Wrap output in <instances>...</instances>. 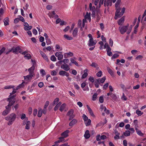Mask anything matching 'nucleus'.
I'll list each match as a JSON object with an SVG mask.
<instances>
[{"instance_id": "nucleus-1", "label": "nucleus", "mask_w": 146, "mask_h": 146, "mask_svg": "<svg viewBox=\"0 0 146 146\" xmlns=\"http://www.w3.org/2000/svg\"><path fill=\"white\" fill-rule=\"evenodd\" d=\"M121 0H117L115 4V6L116 11L115 13V17L114 19H117L118 18H120L123 15L125 10V9L124 7L122 8L121 11L120 12L121 9L120 7V3L121 2Z\"/></svg>"}, {"instance_id": "nucleus-2", "label": "nucleus", "mask_w": 146, "mask_h": 146, "mask_svg": "<svg viewBox=\"0 0 146 146\" xmlns=\"http://www.w3.org/2000/svg\"><path fill=\"white\" fill-rule=\"evenodd\" d=\"M16 117V115L15 113H12L6 117L5 119L6 120L9 121L8 124L10 125L12 124L13 122L15 120Z\"/></svg>"}, {"instance_id": "nucleus-3", "label": "nucleus", "mask_w": 146, "mask_h": 146, "mask_svg": "<svg viewBox=\"0 0 146 146\" xmlns=\"http://www.w3.org/2000/svg\"><path fill=\"white\" fill-rule=\"evenodd\" d=\"M129 24H127L126 26H120L119 28V30L121 34H123L126 32L128 29Z\"/></svg>"}, {"instance_id": "nucleus-4", "label": "nucleus", "mask_w": 146, "mask_h": 146, "mask_svg": "<svg viewBox=\"0 0 146 146\" xmlns=\"http://www.w3.org/2000/svg\"><path fill=\"white\" fill-rule=\"evenodd\" d=\"M55 55L57 57L58 60H60L62 59L63 57V56L62 54V52H56L55 54Z\"/></svg>"}, {"instance_id": "nucleus-5", "label": "nucleus", "mask_w": 146, "mask_h": 146, "mask_svg": "<svg viewBox=\"0 0 146 146\" xmlns=\"http://www.w3.org/2000/svg\"><path fill=\"white\" fill-rule=\"evenodd\" d=\"M73 112L74 111L73 110H71L69 111L67 113V115L70 117V118L69 119V120H71L74 117V115L73 114Z\"/></svg>"}, {"instance_id": "nucleus-6", "label": "nucleus", "mask_w": 146, "mask_h": 146, "mask_svg": "<svg viewBox=\"0 0 146 146\" xmlns=\"http://www.w3.org/2000/svg\"><path fill=\"white\" fill-rule=\"evenodd\" d=\"M96 43V40H94V39H90L88 45L89 46H94Z\"/></svg>"}, {"instance_id": "nucleus-7", "label": "nucleus", "mask_w": 146, "mask_h": 146, "mask_svg": "<svg viewBox=\"0 0 146 146\" xmlns=\"http://www.w3.org/2000/svg\"><path fill=\"white\" fill-rule=\"evenodd\" d=\"M61 68L65 71H68L70 69L69 65L66 63L62 65Z\"/></svg>"}, {"instance_id": "nucleus-8", "label": "nucleus", "mask_w": 146, "mask_h": 146, "mask_svg": "<svg viewBox=\"0 0 146 146\" xmlns=\"http://www.w3.org/2000/svg\"><path fill=\"white\" fill-rule=\"evenodd\" d=\"M13 52L17 54V52H19L20 53H21L22 52V49L20 48L19 46H17L15 48L13 47Z\"/></svg>"}, {"instance_id": "nucleus-9", "label": "nucleus", "mask_w": 146, "mask_h": 146, "mask_svg": "<svg viewBox=\"0 0 146 146\" xmlns=\"http://www.w3.org/2000/svg\"><path fill=\"white\" fill-rule=\"evenodd\" d=\"M104 5L105 7L111 6L112 5V0H105Z\"/></svg>"}, {"instance_id": "nucleus-10", "label": "nucleus", "mask_w": 146, "mask_h": 146, "mask_svg": "<svg viewBox=\"0 0 146 146\" xmlns=\"http://www.w3.org/2000/svg\"><path fill=\"white\" fill-rule=\"evenodd\" d=\"M114 133L115 135L114 137V139L115 140L119 139L120 138L119 136L120 133L118 132L117 130L115 129L114 130Z\"/></svg>"}, {"instance_id": "nucleus-11", "label": "nucleus", "mask_w": 146, "mask_h": 146, "mask_svg": "<svg viewBox=\"0 0 146 146\" xmlns=\"http://www.w3.org/2000/svg\"><path fill=\"white\" fill-rule=\"evenodd\" d=\"M59 74L60 76H64L65 75L67 77L69 76V74L67 73L66 71L63 70H61L59 72Z\"/></svg>"}, {"instance_id": "nucleus-12", "label": "nucleus", "mask_w": 146, "mask_h": 146, "mask_svg": "<svg viewBox=\"0 0 146 146\" xmlns=\"http://www.w3.org/2000/svg\"><path fill=\"white\" fill-rule=\"evenodd\" d=\"M67 140H65L64 138L63 137H61L59 138V140L55 142V144H57L58 143H60L61 142H64L67 141Z\"/></svg>"}, {"instance_id": "nucleus-13", "label": "nucleus", "mask_w": 146, "mask_h": 146, "mask_svg": "<svg viewBox=\"0 0 146 146\" xmlns=\"http://www.w3.org/2000/svg\"><path fill=\"white\" fill-rule=\"evenodd\" d=\"M33 75L32 74H29V75L26 76H24V79L27 81L31 80L33 76Z\"/></svg>"}, {"instance_id": "nucleus-14", "label": "nucleus", "mask_w": 146, "mask_h": 146, "mask_svg": "<svg viewBox=\"0 0 146 146\" xmlns=\"http://www.w3.org/2000/svg\"><path fill=\"white\" fill-rule=\"evenodd\" d=\"M40 53L41 56L42 57L45 59L46 61H48L49 60L46 56V54L43 52L42 51H40Z\"/></svg>"}, {"instance_id": "nucleus-15", "label": "nucleus", "mask_w": 146, "mask_h": 146, "mask_svg": "<svg viewBox=\"0 0 146 146\" xmlns=\"http://www.w3.org/2000/svg\"><path fill=\"white\" fill-rule=\"evenodd\" d=\"M90 10L92 12V17H95L96 12L95 7L93 6L91 8H90Z\"/></svg>"}, {"instance_id": "nucleus-16", "label": "nucleus", "mask_w": 146, "mask_h": 146, "mask_svg": "<svg viewBox=\"0 0 146 146\" xmlns=\"http://www.w3.org/2000/svg\"><path fill=\"white\" fill-rule=\"evenodd\" d=\"M70 131L68 130H66L62 133L61 135L64 138H66L68 136V134L69 132Z\"/></svg>"}, {"instance_id": "nucleus-17", "label": "nucleus", "mask_w": 146, "mask_h": 146, "mask_svg": "<svg viewBox=\"0 0 146 146\" xmlns=\"http://www.w3.org/2000/svg\"><path fill=\"white\" fill-rule=\"evenodd\" d=\"M35 68V67L33 65L29 69L28 71L29 72V74H32V75H34V70Z\"/></svg>"}, {"instance_id": "nucleus-18", "label": "nucleus", "mask_w": 146, "mask_h": 146, "mask_svg": "<svg viewBox=\"0 0 146 146\" xmlns=\"http://www.w3.org/2000/svg\"><path fill=\"white\" fill-rule=\"evenodd\" d=\"M86 107L88 109V110L91 116L93 117H94L95 115H94L93 112L91 109L90 108L89 106L88 105H86Z\"/></svg>"}, {"instance_id": "nucleus-19", "label": "nucleus", "mask_w": 146, "mask_h": 146, "mask_svg": "<svg viewBox=\"0 0 146 146\" xmlns=\"http://www.w3.org/2000/svg\"><path fill=\"white\" fill-rule=\"evenodd\" d=\"M7 100L9 102L8 105L10 106H11L15 102L14 100H11V98H8Z\"/></svg>"}, {"instance_id": "nucleus-20", "label": "nucleus", "mask_w": 146, "mask_h": 146, "mask_svg": "<svg viewBox=\"0 0 146 146\" xmlns=\"http://www.w3.org/2000/svg\"><path fill=\"white\" fill-rule=\"evenodd\" d=\"M89 131L87 130L86 131L84 135V136L86 139H88L90 137V135L89 133Z\"/></svg>"}, {"instance_id": "nucleus-21", "label": "nucleus", "mask_w": 146, "mask_h": 146, "mask_svg": "<svg viewBox=\"0 0 146 146\" xmlns=\"http://www.w3.org/2000/svg\"><path fill=\"white\" fill-rule=\"evenodd\" d=\"M124 21V17H123L118 21V23L119 25H121Z\"/></svg>"}, {"instance_id": "nucleus-22", "label": "nucleus", "mask_w": 146, "mask_h": 146, "mask_svg": "<svg viewBox=\"0 0 146 146\" xmlns=\"http://www.w3.org/2000/svg\"><path fill=\"white\" fill-rule=\"evenodd\" d=\"M77 121L75 119H73L69 123V125L70 126H72L74 125L77 123Z\"/></svg>"}, {"instance_id": "nucleus-23", "label": "nucleus", "mask_w": 146, "mask_h": 146, "mask_svg": "<svg viewBox=\"0 0 146 146\" xmlns=\"http://www.w3.org/2000/svg\"><path fill=\"white\" fill-rule=\"evenodd\" d=\"M78 32V29L77 28H75L72 34L74 37H75L76 36Z\"/></svg>"}, {"instance_id": "nucleus-24", "label": "nucleus", "mask_w": 146, "mask_h": 146, "mask_svg": "<svg viewBox=\"0 0 146 146\" xmlns=\"http://www.w3.org/2000/svg\"><path fill=\"white\" fill-rule=\"evenodd\" d=\"M87 71L88 70L87 69H85L84 70V73L82 75V79L85 78L88 76V73H87Z\"/></svg>"}, {"instance_id": "nucleus-25", "label": "nucleus", "mask_w": 146, "mask_h": 146, "mask_svg": "<svg viewBox=\"0 0 146 146\" xmlns=\"http://www.w3.org/2000/svg\"><path fill=\"white\" fill-rule=\"evenodd\" d=\"M9 18L8 17H6L4 19V25L5 26H7L9 25Z\"/></svg>"}, {"instance_id": "nucleus-26", "label": "nucleus", "mask_w": 146, "mask_h": 146, "mask_svg": "<svg viewBox=\"0 0 146 146\" xmlns=\"http://www.w3.org/2000/svg\"><path fill=\"white\" fill-rule=\"evenodd\" d=\"M64 37L66 39L68 40H70L73 39V38L72 37L70 36L69 35L66 34L64 35Z\"/></svg>"}, {"instance_id": "nucleus-27", "label": "nucleus", "mask_w": 146, "mask_h": 146, "mask_svg": "<svg viewBox=\"0 0 146 146\" xmlns=\"http://www.w3.org/2000/svg\"><path fill=\"white\" fill-rule=\"evenodd\" d=\"M110 97L113 100L115 101H116L117 100V96L115 94H113L112 93H111Z\"/></svg>"}, {"instance_id": "nucleus-28", "label": "nucleus", "mask_w": 146, "mask_h": 146, "mask_svg": "<svg viewBox=\"0 0 146 146\" xmlns=\"http://www.w3.org/2000/svg\"><path fill=\"white\" fill-rule=\"evenodd\" d=\"M10 111V110H6L3 111L2 115L4 116L6 115L9 113Z\"/></svg>"}, {"instance_id": "nucleus-29", "label": "nucleus", "mask_w": 146, "mask_h": 146, "mask_svg": "<svg viewBox=\"0 0 146 146\" xmlns=\"http://www.w3.org/2000/svg\"><path fill=\"white\" fill-rule=\"evenodd\" d=\"M123 135L127 137L130 135V132L129 130H126L123 133Z\"/></svg>"}, {"instance_id": "nucleus-30", "label": "nucleus", "mask_w": 146, "mask_h": 146, "mask_svg": "<svg viewBox=\"0 0 146 146\" xmlns=\"http://www.w3.org/2000/svg\"><path fill=\"white\" fill-rule=\"evenodd\" d=\"M84 17L85 19L90 20V13H89L88 12H87L86 15Z\"/></svg>"}, {"instance_id": "nucleus-31", "label": "nucleus", "mask_w": 146, "mask_h": 146, "mask_svg": "<svg viewBox=\"0 0 146 146\" xmlns=\"http://www.w3.org/2000/svg\"><path fill=\"white\" fill-rule=\"evenodd\" d=\"M66 105L65 104H63L60 106L59 110L61 111H62L65 108Z\"/></svg>"}, {"instance_id": "nucleus-32", "label": "nucleus", "mask_w": 146, "mask_h": 146, "mask_svg": "<svg viewBox=\"0 0 146 146\" xmlns=\"http://www.w3.org/2000/svg\"><path fill=\"white\" fill-rule=\"evenodd\" d=\"M70 60L72 63L74 64L76 66H78V64L77 62L75 60L71 58L70 59Z\"/></svg>"}, {"instance_id": "nucleus-33", "label": "nucleus", "mask_w": 146, "mask_h": 146, "mask_svg": "<svg viewBox=\"0 0 146 146\" xmlns=\"http://www.w3.org/2000/svg\"><path fill=\"white\" fill-rule=\"evenodd\" d=\"M42 110L41 109H40L38 111V117H41L42 116Z\"/></svg>"}, {"instance_id": "nucleus-34", "label": "nucleus", "mask_w": 146, "mask_h": 146, "mask_svg": "<svg viewBox=\"0 0 146 146\" xmlns=\"http://www.w3.org/2000/svg\"><path fill=\"white\" fill-rule=\"evenodd\" d=\"M107 70L111 76L113 75V72L112 70L110 68H107Z\"/></svg>"}, {"instance_id": "nucleus-35", "label": "nucleus", "mask_w": 146, "mask_h": 146, "mask_svg": "<svg viewBox=\"0 0 146 146\" xmlns=\"http://www.w3.org/2000/svg\"><path fill=\"white\" fill-rule=\"evenodd\" d=\"M40 72L42 74V76H43L46 74L45 71L43 69H41L40 70Z\"/></svg>"}, {"instance_id": "nucleus-36", "label": "nucleus", "mask_w": 146, "mask_h": 146, "mask_svg": "<svg viewBox=\"0 0 146 146\" xmlns=\"http://www.w3.org/2000/svg\"><path fill=\"white\" fill-rule=\"evenodd\" d=\"M56 49H57L58 50L61 51L62 50V49L61 47L58 44H56L55 46Z\"/></svg>"}, {"instance_id": "nucleus-37", "label": "nucleus", "mask_w": 146, "mask_h": 146, "mask_svg": "<svg viewBox=\"0 0 146 146\" xmlns=\"http://www.w3.org/2000/svg\"><path fill=\"white\" fill-rule=\"evenodd\" d=\"M136 113L139 116H141L143 113V112H141L139 110H137L136 111Z\"/></svg>"}, {"instance_id": "nucleus-38", "label": "nucleus", "mask_w": 146, "mask_h": 146, "mask_svg": "<svg viewBox=\"0 0 146 146\" xmlns=\"http://www.w3.org/2000/svg\"><path fill=\"white\" fill-rule=\"evenodd\" d=\"M84 122L86 125L87 126L89 125L91 123V120L90 119H88V120L87 121Z\"/></svg>"}, {"instance_id": "nucleus-39", "label": "nucleus", "mask_w": 146, "mask_h": 146, "mask_svg": "<svg viewBox=\"0 0 146 146\" xmlns=\"http://www.w3.org/2000/svg\"><path fill=\"white\" fill-rule=\"evenodd\" d=\"M51 60L54 62L56 61V58L54 55L51 56L50 57Z\"/></svg>"}, {"instance_id": "nucleus-40", "label": "nucleus", "mask_w": 146, "mask_h": 146, "mask_svg": "<svg viewBox=\"0 0 146 146\" xmlns=\"http://www.w3.org/2000/svg\"><path fill=\"white\" fill-rule=\"evenodd\" d=\"M23 82L22 84H19L18 86L16 89H15V90H17L18 89L21 88V87H22L24 86V85L23 84Z\"/></svg>"}, {"instance_id": "nucleus-41", "label": "nucleus", "mask_w": 146, "mask_h": 146, "mask_svg": "<svg viewBox=\"0 0 146 146\" xmlns=\"http://www.w3.org/2000/svg\"><path fill=\"white\" fill-rule=\"evenodd\" d=\"M32 28V27L31 26H29V25L27 27H24V29L25 30H30Z\"/></svg>"}, {"instance_id": "nucleus-42", "label": "nucleus", "mask_w": 146, "mask_h": 146, "mask_svg": "<svg viewBox=\"0 0 146 146\" xmlns=\"http://www.w3.org/2000/svg\"><path fill=\"white\" fill-rule=\"evenodd\" d=\"M14 87V86L12 85H9V86H7L5 87L4 88L5 89H9L11 88H13Z\"/></svg>"}, {"instance_id": "nucleus-43", "label": "nucleus", "mask_w": 146, "mask_h": 146, "mask_svg": "<svg viewBox=\"0 0 146 146\" xmlns=\"http://www.w3.org/2000/svg\"><path fill=\"white\" fill-rule=\"evenodd\" d=\"M82 117L84 121H87L88 119V117L84 114L83 115Z\"/></svg>"}, {"instance_id": "nucleus-44", "label": "nucleus", "mask_w": 146, "mask_h": 146, "mask_svg": "<svg viewBox=\"0 0 146 146\" xmlns=\"http://www.w3.org/2000/svg\"><path fill=\"white\" fill-rule=\"evenodd\" d=\"M59 101V99L58 98H56L54 100L53 103V105H54L56 104Z\"/></svg>"}, {"instance_id": "nucleus-45", "label": "nucleus", "mask_w": 146, "mask_h": 146, "mask_svg": "<svg viewBox=\"0 0 146 146\" xmlns=\"http://www.w3.org/2000/svg\"><path fill=\"white\" fill-rule=\"evenodd\" d=\"M97 96V93H95L92 96V100L93 101H95L96 100Z\"/></svg>"}, {"instance_id": "nucleus-46", "label": "nucleus", "mask_w": 146, "mask_h": 146, "mask_svg": "<svg viewBox=\"0 0 146 146\" xmlns=\"http://www.w3.org/2000/svg\"><path fill=\"white\" fill-rule=\"evenodd\" d=\"M25 58H26L28 59H29L31 58V56L30 54H27L24 56Z\"/></svg>"}, {"instance_id": "nucleus-47", "label": "nucleus", "mask_w": 146, "mask_h": 146, "mask_svg": "<svg viewBox=\"0 0 146 146\" xmlns=\"http://www.w3.org/2000/svg\"><path fill=\"white\" fill-rule=\"evenodd\" d=\"M102 73V71H99L98 73H97L96 74V75L98 77H100L101 76Z\"/></svg>"}, {"instance_id": "nucleus-48", "label": "nucleus", "mask_w": 146, "mask_h": 146, "mask_svg": "<svg viewBox=\"0 0 146 146\" xmlns=\"http://www.w3.org/2000/svg\"><path fill=\"white\" fill-rule=\"evenodd\" d=\"M44 36L45 37L46 40L49 41L50 40V39L48 38V36L46 33H45Z\"/></svg>"}, {"instance_id": "nucleus-49", "label": "nucleus", "mask_w": 146, "mask_h": 146, "mask_svg": "<svg viewBox=\"0 0 146 146\" xmlns=\"http://www.w3.org/2000/svg\"><path fill=\"white\" fill-rule=\"evenodd\" d=\"M99 101L100 103H102L104 102V99L103 96H101L99 98Z\"/></svg>"}, {"instance_id": "nucleus-50", "label": "nucleus", "mask_w": 146, "mask_h": 146, "mask_svg": "<svg viewBox=\"0 0 146 146\" xmlns=\"http://www.w3.org/2000/svg\"><path fill=\"white\" fill-rule=\"evenodd\" d=\"M137 133L139 135L142 136L143 135V134L140 130H138V131H137Z\"/></svg>"}, {"instance_id": "nucleus-51", "label": "nucleus", "mask_w": 146, "mask_h": 146, "mask_svg": "<svg viewBox=\"0 0 146 146\" xmlns=\"http://www.w3.org/2000/svg\"><path fill=\"white\" fill-rule=\"evenodd\" d=\"M5 48L4 47H3L0 50V55L5 50Z\"/></svg>"}, {"instance_id": "nucleus-52", "label": "nucleus", "mask_w": 146, "mask_h": 146, "mask_svg": "<svg viewBox=\"0 0 146 146\" xmlns=\"http://www.w3.org/2000/svg\"><path fill=\"white\" fill-rule=\"evenodd\" d=\"M97 141H99L101 140V137L100 135H98L96 137Z\"/></svg>"}, {"instance_id": "nucleus-53", "label": "nucleus", "mask_w": 146, "mask_h": 146, "mask_svg": "<svg viewBox=\"0 0 146 146\" xmlns=\"http://www.w3.org/2000/svg\"><path fill=\"white\" fill-rule=\"evenodd\" d=\"M106 79V77L104 76L102 78H101L100 82L102 83H103L105 82Z\"/></svg>"}, {"instance_id": "nucleus-54", "label": "nucleus", "mask_w": 146, "mask_h": 146, "mask_svg": "<svg viewBox=\"0 0 146 146\" xmlns=\"http://www.w3.org/2000/svg\"><path fill=\"white\" fill-rule=\"evenodd\" d=\"M44 86V83L42 82H40L38 84V86L40 88H42Z\"/></svg>"}, {"instance_id": "nucleus-55", "label": "nucleus", "mask_w": 146, "mask_h": 146, "mask_svg": "<svg viewBox=\"0 0 146 146\" xmlns=\"http://www.w3.org/2000/svg\"><path fill=\"white\" fill-rule=\"evenodd\" d=\"M119 56V55L117 54H115L112 56V59H115L117 58Z\"/></svg>"}, {"instance_id": "nucleus-56", "label": "nucleus", "mask_w": 146, "mask_h": 146, "mask_svg": "<svg viewBox=\"0 0 146 146\" xmlns=\"http://www.w3.org/2000/svg\"><path fill=\"white\" fill-rule=\"evenodd\" d=\"M19 20L23 22H25V20L23 17L20 15L19 16Z\"/></svg>"}, {"instance_id": "nucleus-57", "label": "nucleus", "mask_w": 146, "mask_h": 146, "mask_svg": "<svg viewBox=\"0 0 146 146\" xmlns=\"http://www.w3.org/2000/svg\"><path fill=\"white\" fill-rule=\"evenodd\" d=\"M57 73L55 70L52 71L51 72V74L52 76H55L56 75Z\"/></svg>"}, {"instance_id": "nucleus-58", "label": "nucleus", "mask_w": 146, "mask_h": 146, "mask_svg": "<svg viewBox=\"0 0 146 146\" xmlns=\"http://www.w3.org/2000/svg\"><path fill=\"white\" fill-rule=\"evenodd\" d=\"M90 66L92 67H94L95 68H96V67H97V66H98V65L96 63L94 62H93L90 65Z\"/></svg>"}, {"instance_id": "nucleus-59", "label": "nucleus", "mask_w": 146, "mask_h": 146, "mask_svg": "<svg viewBox=\"0 0 146 146\" xmlns=\"http://www.w3.org/2000/svg\"><path fill=\"white\" fill-rule=\"evenodd\" d=\"M74 84L75 88L77 89V90H79L80 88V87L77 84H76L75 83H73Z\"/></svg>"}, {"instance_id": "nucleus-60", "label": "nucleus", "mask_w": 146, "mask_h": 146, "mask_svg": "<svg viewBox=\"0 0 146 146\" xmlns=\"http://www.w3.org/2000/svg\"><path fill=\"white\" fill-rule=\"evenodd\" d=\"M66 22H65L63 21H61L60 23V25L62 26L64 25H66Z\"/></svg>"}, {"instance_id": "nucleus-61", "label": "nucleus", "mask_w": 146, "mask_h": 146, "mask_svg": "<svg viewBox=\"0 0 146 146\" xmlns=\"http://www.w3.org/2000/svg\"><path fill=\"white\" fill-rule=\"evenodd\" d=\"M133 123H134L135 127H137L138 126V121L137 120L135 119L134 120Z\"/></svg>"}, {"instance_id": "nucleus-62", "label": "nucleus", "mask_w": 146, "mask_h": 146, "mask_svg": "<svg viewBox=\"0 0 146 146\" xmlns=\"http://www.w3.org/2000/svg\"><path fill=\"white\" fill-rule=\"evenodd\" d=\"M89 80L92 82L93 83L94 82V78L92 77H90L89 78Z\"/></svg>"}, {"instance_id": "nucleus-63", "label": "nucleus", "mask_w": 146, "mask_h": 146, "mask_svg": "<svg viewBox=\"0 0 146 146\" xmlns=\"http://www.w3.org/2000/svg\"><path fill=\"white\" fill-rule=\"evenodd\" d=\"M140 87V85L139 84H137L136 86L133 87V89L134 90L137 89Z\"/></svg>"}, {"instance_id": "nucleus-64", "label": "nucleus", "mask_w": 146, "mask_h": 146, "mask_svg": "<svg viewBox=\"0 0 146 146\" xmlns=\"http://www.w3.org/2000/svg\"><path fill=\"white\" fill-rule=\"evenodd\" d=\"M123 145L124 146H127V141L126 140H123Z\"/></svg>"}]
</instances>
